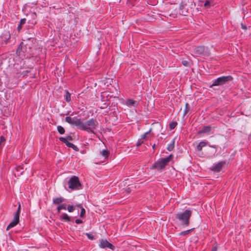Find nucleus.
Here are the masks:
<instances>
[{
    "instance_id": "f257e3e1",
    "label": "nucleus",
    "mask_w": 251,
    "mask_h": 251,
    "mask_svg": "<svg viewBox=\"0 0 251 251\" xmlns=\"http://www.w3.org/2000/svg\"><path fill=\"white\" fill-rule=\"evenodd\" d=\"M65 121L72 126H75L78 129L87 131L88 133H93L98 126L99 123L96 119L91 118L85 122H82L80 119L76 117H65Z\"/></svg>"
},
{
    "instance_id": "f03ea898",
    "label": "nucleus",
    "mask_w": 251,
    "mask_h": 251,
    "mask_svg": "<svg viewBox=\"0 0 251 251\" xmlns=\"http://www.w3.org/2000/svg\"><path fill=\"white\" fill-rule=\"evenodd\" d=\"M192 214V210L188 208L183 211L177 212L175 217L181 226L187 227L190 225V220Z\"/></svg>"
},
{
    "instance_id": "7ed1b4c3",
    "label": "nucleus",
    "mask_w": 251,
    "mask_h": 251,
    "mask_svg": "<svg viewBox=\"0 0 251 251\" xmlns=\"http://www.w3.org/2000/svg\"><path fill=\"white\" fill-rule=\"evenodd\" d=\"M173 157V155L171 154L166 158H162L159 159L152 165L151 169L157 170H160L163 169L170 161Z\"/></svg>"
},
{
    "instance_id": "20e7f679",
    "label": "nucleus",
    "mask_w": 251,
    "mask_h": 251,
    "mask_svg": "<svg viewBox=\"0 0 251 251\" xmlns=\"http://www.w3.org/2000/svg\"><path fill=\"white\" fill-rule=\"evenodd\" d=\"M233 79L231 75L222 76L213 80L210 87L215 86H222L228 84Z\"/></svg>"
},
{
    "instance_id": "39448f33",
    "label": "nucleus",
    "mask_w": 251,
    "mask_h": 251,
    "mask_svg": "<svg viewBox=\"0 0 251 251\" xmlns=\"http://www.w3.org/2000/svg\"><path fill=\"white\" fill-rule=\"evenodd\" d=\"M68 187L71 190H76L81 189V184L78 176H73L68 181Z\"/></svg>"
},
{
    "instance_id": "423d86ee",
    "label": "nucleus",
    "mask_w": 251,
    "mask_h": 251,
    "mask_svg": "<svg viewBox=\"0 0 251 251\" xmlns=\"http://www.w3.org/2000/svg\"><path fill=\"white\" fill-rule=\"evenodd\" d=\"M11 34L9 32L3 33L0 36V44L1 46L6 45L11 42Z\"/></svg>"
},
{
    "instance_id": "0eeeda50",
    "label": "nucleus",
    "mask_w": 251,
    "mask_h": 251,
    "mask_svg": "<svg viewBox=\"0 0 251 251\" xmlns=\"http://www.w3.org/2000/svg\"><path fill=\"white\" fill-rule=\"evenodd\" d=\"M99 247L101 249L108 248L112 251L115 250V246L109 242L106 239L100 240Z\"/></svg>"
},
{
    "instance_id": "6e6552de",
    "label": "nucleus",
    "mask_w": 251,
    "mask_h": 251,
    "mask_svg": "<svg viewBox=\"0 0 251 251\" xmlns=\"http://www.w3.org/2000/svg\"><path fill=\"white\" fill-rule=\"evenodd\" d=\"M191 54L194 56H199L204 52V48H190Z\"/></svg>"
},
{
    "instance_id": "1a4fd4ad",
    "label": "nucleus",
    "mask_w": 251,
    "mask_h": 251,
    "mask_svg": "<svg viewBox=\"0 0 251 251\" xmlns=\"http://www.w3.org/2000/svg\"><path fill=\"white\" fill-rule=\"evenodd\" d=\"M225 163L226 162L224 161H221L218 163H215L212 166L211 170L215 172H219Z\"/></svg>"
},
{
    "instance_id": "9d476101",
    "label": "nucleus",
    "mask_w": 251,
    "mask_h": 251,
    "mask_svg": "<svg viewBox=\"0 0 251 251\" xmlns=\"http://www.w3.org/2000/svg\"><path fill=\"white\" fill-rule=\"evenodd\" d=\"M19 222V217H18V213L15 214L14 219L13 221L8 225L6 228V230L9 228L15 226Z\"/></svg>"
},
{
    "instance_id": "9b49d317",
    "label": "nucleus",
    "mask_w": 251,
    "mask_h": 251,
    "mask_svg": "<svg viewBox=\"0 0 251 251\" xmlns=\"http://www.w3.org/2000/svg\"><path fill=\"white\" fill-rule=\"evenodd\" d=\"M32 19L28 21V26L31 28L33 27L37 24V20H36L37 15L35 13H33L31 15Z\"/></svg>"
},
{
    "instance_id": "f8f14e48",
    "label": "nucleus",
    "mask_w": 251,
    "mask_h": 251,
    "mask_svg": "<svg viewBox=\"0 0 251 251\" xmlns=\"http://www.w3.org/2000/svg\"><path fill=\"white\" fill-rule=\"evenodd\" d=\"M126 104L128 107H137L138 105V102L131 99H128L126 100Z\"/></svg>"
},
{
    "instance_id": "ddd939ff",
    "label": "nucleus",
    "mask_w": 251,
    "mask_h": 251,
    "mask_svg": "<svg viewBox=\"0 0 251 251\" xmlns=\"http://www.w3.org/2000/svg\"><path fill=\"white\" fill-rule=\"evenodd\" d=\"M65 201V199L62 197H59L56 198H54L52 200L53 204L59 205L61 204L64 201Z\"/></svg>"
},
{
    "instance_id": "4468645a",
    "label": "nucleus",
    "mask_w": 251,
    "mask_h": 251,
    "mask_svg": "<svg viewBox=\"0 0 251 251\" xmlns=\"http://www.w3.org/2000/svg\"><path fill=\"white\" fill-rule=\"evenodd\" d=\"M208 145V142H206L205 141H201L199 143V144L197 146L196 150L198 151H202V149L203 147H204Z\"/></svg>"
},
{
    "instance_id": "2eb2a0df",
    "label": "nucleus",
    "mask_w": 251,
    "mask_h": 251,
    "mask_svg": "<svg viewBox=\"0 0 251 251\" xmlns=\"http://www.w3.org/2000/svg\"><path fill=\"white\" fill-rule=\"evenodd\" d=\"M59 140L66 145L69 141L73 140V137L70 135H68L66 137H60L59 138Z\"/></svg>"
},
{
    "instance_id": "dca6fc26",
    "label": "nucleus",
    "mask_w": 251,
    "mask_h": 251,
    "mask_svg": "<svg viewBox=\"0 0 251 251\" xmlns=\"http://www.w3.org/2000/svg\"><path fill=\"white\" fill-rule=\"evenodd\" d=\"M60 219L62 221L66 222L71 221V217L66 213H62L60 216Z\"/></svg>"
},
{
    "instance_id": "f3484780",
    "label": "nucleus",
    "mask_w": 251,
    "mask_h": 251,
    "mask_svg": "<svg viewBox=\"0 0 251 251\" xmlns=\"http://www.w3.org/2000/svg\"><path fill=\"white\" fill-rule=\"evenodd\" d=\"M211 127L210 126H204L202 129L199 132L200 134L208 133L210 132Z\"/></svg>"
},
{
    "instance_id": "a211bd4d",
    "label": "nucleus",
    "mask_w": 251,
    "mask_h": 251,
    "mask_svg": "<svg viewBox=\"0 0 251 251\" xmlns=\"http://www.w3.org/2000/svg\"><path fill=\"white\" fill-rule=\"evenodd\" d=\"M26 22V19L25 18L21 19L19 24L17 27V30L18 32H20L21 30L22 29L23 25L25 24Z\"/></svg>"
},
{
    "instance_id": "6ab92c4d",
    "label": "nucleus",
    "mask_w": 251,
    "mask_h": 251,
    "mask_svg": "<svg viewBox=\"0 0 251 251\" xmlns=\"http://www.w3.org/2000/svg\"><path fill=\"white\" fill-rule=\"evenodd\" d=\"M100 154L102 156V157L104 158H107L109 154V152L108 151V150L105 149L104 150H102L100 151Z\"/></svg>"
},
{
    "instance_id": "aec40b11",
    "label": "nucleus",
    "mask_w": 251,
    "mask_h": 251,
    "mask_svg": "<svg viewBox=\"0 0 251 251\" xmlns=\"http://www.w3.org/2000/svg\"><path fill=\"white\" fill-rule=\"evenodd\" d=\"M65 100L67 102H69L71 100V94L68 90H65Z\"/></svg>"
},
{
    "instance_id": "412c9836",
    "label": "nucleus",
    "mask_w": 251,
    "mask_h": 251,
    "mask_svg": "<svg viewBox=\"0 0 251 251\" xmlns=\"http://www.w3.org/2000/svg\"><path fill=\"white\" fill-rule=\"evenodd\" d=\"M175 147V139H174L168 145L167 150L171 151H172Z\"/></svg>"
},
{
    "instance_id": "4be33fe9",
    "label": "nucleus",
    "mask_w": 251,
    "mask_h": 251,
    "mask_svg": "<svg viewBox=\"0 0 251 251\" xmlns=\"http://www.w3.org/2000/svg\"><path fill=\"white\" fill-rule=\"evenodd\" d=\"M195 229V228H192L188 230L182 231L179 233V236H185L191 232L193 231Z\"/></svg>"
},
{
    "instance_id": "5701e85b",
    "label": "nucleus",
    "mask_w": 251,
    "mask_h": 251,
    "mask_svg": "<svg viewBox=\"0 0 251 251\" xmlns=\"http://www.w3.org/2000/svg\"><path fill=\"white\" fill-rule=\"evenodd\" d=\"M67 205L65 203L61 204L59 205H58L57 207V210L58 213H60V211L61 210H66L67 209Z\"/></svg>"
},
{
    "instance_id": "b1692460",
    "label": "nucleus",
    "mask_w": 251,
    "mask_h": 251,
    "mask_svg": "<svg viewBox=\"0 0 251 251\" xmlns=\"http://www.w3.org/2000/svg\"><path fill=\"white\" fill-rule=\"evenodd\" d=\"M212 0H207L204 2V6L205 8H209L212 6Z\"/></svg>"
},
{
    "instance_id": "393cba45",
    "label": "nucleus",
    "mask_w": 251,
    "mask_h": 251,
    "mask_svg": "<svg viewBox=\"0 0 251 251\" xmlns=\"http://www.w3.org/2000/svg\"><path fill=\"white\" fill-rule=\"evenodd\" d=\"M57 129L58 132L60 134H64L65 133V129L61 126H57Z\"/></svg>"
},
{
    "instance_id": "a878e982",
    "label": "nucleus",
    "mask_w": 251,
    "mask_h": 251,
    "mask_svg": "<svg viewBox=\"0 0 251 251\" xmlns=\"http://www.w3.org/2000/svg\"><path fill=\"white\" fill-rule=\"evenodd\" d=\"M177 125V123L176 121H172L169 124V127L170 129H174Z\"/></svg>"
},
{
    "instance_id": "bb28decb",
    "label": "nucleus",
    "mask_w": 251,
    "mask_h": 251,
    "mask_svg": "<svg viewBox=\"0 0 251 251\" xmlns=\"http://www.w3.org/2000/svg\"><path fill=\"white\" fill-rule=\"evenodd\" d=\"M75 208L74 205H68L67 207V210L69 212H73L75 211Z\"/></svg>"
},
{
    "instance_id": "cd10ccee",
    "label": "nucleus",
    "mask_w": 251,
    "mask_h": 251,
    "mask_svg": "<svg viewBox=\"0 0 251 251\" xmlns=\"http://www.w3.org/2000/svg\"><path fill=\"white\" fill-rule=\"evenodd\" d=\"M209 147L212 148L214 149V150L212 151L211 153L212 155H215V154L217 151V146L216 145H209Z\"/></svg>"
},
{
    "instance_id": "c85d7f7f",
    "label": "nucleus",
    "mask_w": 251,
    "mask_h": 251,
    "mask_svg": "<svg viewBox=\"0 0 251 251\" xmlns=\"http://www.w3.org/2000/svg\"><path fill=\"white\" fill-rule=\"evenodd\" d=\"M23 46H25V47H31V46H32V45L30 43H26V44H24V43L23 42H22L19 45L18 47L19 48L23 47Z\"/></svg>"
},
{
    "instance_id": "c756f323",
    "label": "nucleus",
    "mask_w": 251,
    "mask_h": 251,
    "mask_svg": "<svg viewBox=\"0 0 251 251\" xmlns=\"http://www.w3.org/2000/svg\"><path fill=\"white\" fill-rule=\"evenodd\" d=\"M189 108H190V107H189V104L188 103H186L185 104V110H184V115H186L188 113L189 110Z\"/></svg>"
},
{
    "instance_id": "7c9ffc66",
    "label": "nucleus",
    "mask_w": 251,
    "mask_h": 251,
    "mask_svg": "<svg viewBox=\"0 0 251 251\" xmlns=\"http://www.w3.org/2000/svg\"><path fill=\"white\" fill-rule=\"evenodd\" d=\"M182 64L185 67L190 66V62L188 60H182Z\"/></svg>"
},
{
    "instance_id": "2f4dec72",
    "label": "nucleus",
    "mask_w": 251,
    "mask_h": 251,
    "mask_svg": "<svg viewBox=\"0 0 251 251\" xmlns=\"http://www.w3.org/2000/svg\"><path fill=\"white\" fill-rule=\"evenodd\" d=\"M151 131V129H150L148 131L145 132L144 134L141 135V138L143 140V139H145L147 137V135L150 133Z\"/></svg>"
},
{
    "instance_id": "473e14b6",
    "label": "nucleus",
    "mask_w": 251,
    "mask_h": 251,
    "mask_svg": "<svg viewBox=\"0 0 251 251\" xmlns=\"http://www.w3.org/2000/svg\"><path fill=\"white\" fill-rule=\"evenodd\" d=\"M30 72V71L29 70H26V71H23L21 73V75L24 77L25 76H26Z\"/></svg>"
},
{
    "instance_id": "72a5a7b5",
    "label": "nucleus",
    "mask_w": 251,
    "mask_h": 251,
    "mask_svg": "<svg viewBox=\"0 0 251 251\" xmlns=\"http://www.w3.org/2000/svg\"><path fill=\"white\" fill-rule=\"evenodd\" d=\"M85 209L84 208L81 207V211H80V217H83L84 216V215H85Z\"/></svg>"
},
{
    "instance_id": "f704fd0d",
    "label": "nucleus",
    "mask_w": 251,
    "mask_h": 251,
    "mask_svg": "<svg viewBox=\"0 0 251 251\" xmlns=\"http://www.w3.org/2000/svg\"><path fill=\"white\" fill-rule=\"evenodd\" d=\"M143 143V141L142 140V139H139L137 142L136 146L137 147L140 146Z\"/></svg>"
},
{
    "instance_id": "c9c22d12",
    "label": "nucleus",
    "mask_w": 251,
    "mask_h": 251,
    "mask_svg": "<svg viewBox=\"0 0 251 251\" xmlns=\"http://www.w3.org/2000/svg\"><path fill=\"white\" fill-rule=\"evenodd\" d=\"M5 141V138L4 136H1L0 137V144H2L4 143Z\"/></svg>"
},
{
    "instance_id": "e433bc0d",
    "label": "nucleus",
    "mask_w": 251,
    "mask_h": 251,
    "mask_svg": "<svg viewBox=\"0 0 251 251\" xmlns=\"http://www.w3.org/2000/svg\"><path fill=\"white\" fill-rule=\"evenodd\" d=\"M72 148L74 151H79V149H78V148L77 146H76L74 144L73 145V147H72Z\"/></svg>"
},
{
    "instance_id": "4c0bfd02",
    "label": "nucleus",
    "mask_w": 251,
    "mask_h": 251,
    "mask_svg": "<svg viewBox=\"0 0 251 251\" xmlns=\"http://www.w3.org/2000/svg\"><path fill=\"white\" fill-rule=\"evenodd\" d=\"M241 28L244 30H247L248 28L247 26L243 24V23L241 24Z\"/></svg>"
},
{
    "instance_id": "58836bf2",
    "label": "nucleus",
    "mask_w": 251,
    "mask_h": 251,
    "mask_svg": "<svg viewBox=\"0 0 251 251\" xmlns=\"http://www.w3.org/2000/svg\"><path fill=\"white\" fill-rule=\"evenodd\" d=\"M75 223L77 224H80L82 223V221L81 219H77L75 220Z\"/></svg>"
},
{
    "instance_id": "ea45409f",
    "label": "nucleus",
    "mask_w": 251,
    "mask_h": 251,
    "mask_svg": "<svg viewBox=\"0 0 251 251\" xmlns=\"http://www.w3.org/2000/svg\"><path fill=\"white\" fill-rule=\"evenodd\" d=\"M184 5H185V4H183V3H181L179 4V9H180V10H183V8H184Z\"/></svg>"
},
{
    "instance_id": "a19ab883",
    "label": "nucleus",
    "mask_w": 251,
    "mask_h": 251,
    "mask_svg": "<svg viewBox=\"0 0 251 251\" xmlns=\"http://www.w3.org/2000/svg\"><path fill=\"white\" fill-rule=\"evenodd\" d=\"M73 144L72 143H70V142H68L67 143V144L66 145L67 147H69V148H72L73 146Z\"/></svg>"
},
{
    "instance_id": "79ce46f5",
    "label": "nucleus",
    "mask_w": 251,
    "mask_h": 251,
    "mask_svg": "<svg viewBox=\"0 0 251 251\" xmlns=\"http://www.w3.org/2000/svg\"><path fill=\"white\" fill-rule=\"evenodd\" d=\"M86 235L87 237L91 240H93L94 239V237L93 236H91V234L89 233H86Z\"/></svg>"
},
{
    "instance_id": "37998d69",
    "label": "nucleus",
    "mask_w": 251,
    "mask_h": 251,
    "mask_svg": "<svg viewBox=\"0 0 251 251\" xmlns=\"http://www.w3.org/2000/svg\"><path fill=\"white\" fill-rule=\"evenodd\" d=\"M20 208H21V205L20 204L19 205V206H18V210H17V212L15 213V214H17V213H18V217H19V216H20Z\"/></svg>"
},
{
    "instance_id": "c03bdc74",
    "label": "nucleus",
    "mask_w": 251,
    "mask_h": 251,
    "mask_svg": "<svg viewBox=\"0 0 251 251\" xmlns=\"http://www.w3.org/2000/svg\"><path fill=\"white\" fill-rule=\"evenodd\" d=\"M28 42H30L32 43H34V42H36V39L34 38H30V39H28Z\"/></svg>"
},
{
    "instance_id": "a18cd8bd",
    "label": "nucleus",
    "mask_w": 251,
    "mask_h": 251,
    "mask_svg": "<svg viewBox=\"0 0 251 251\" xmlns=\"http://www.w3.org/2000/svg\"><path fill=\"white\" fill-rule=\"evenodd\" d=\"M217 247H214L212 250H211V251H217Z\"/></svg>"
},
{
    "instance_id": "49530a36",
    "label": "nucleus",
    "mask_w": 251,
    "mask_h": 251,
    "mask_svg": "<svg viewBox=\"0 0 251 251\" xmlns=\"http://www.w3.org/2000/svg\"><path fill=\"white\" fill-rule=\"evenodd\" d=\"M22 49V48H17V52H18L19 51H20V50H21Z\"/></svg>"
},
{
    "instance_id": "de8ad7c7",
    "label": "nucleus",
    "mask_w": 251,
    "mask_h": 251,
    "mask_svg": "<svg viewBox=\"0 0 251 251\" xmlns=\"http://www.w3.org/2000/svg\"><path fill=\"white\" fill-rule=\"evenodd\" d=\"M97 46H98V47H101V43L99 42V43L98 45H97Z\"/></svg>"
},
{
    "instance_id": "09e8293b",
    "label": "nucleus",
    "mask_w": 251,
    "mask_h": 251,
    "mask_svg": "<svg viewBox=\"0 0 251 251\" xmlns=\"http://www.w3.org/2000/svg\"><path fill=\"white\" fill-rule=\"evenodd\" d=\"M155 144H153V145H152V149H153V150H155Z\"/></svg>"
},
{
    "instance_id": "8fccbe9b",
    "label": "nucleus",
    "mask_w": 251,
    "mask_h": 251,
    "mask_svg": "<svg viewBox=\"0 0 251 251\" xmlns=\"http://www.w3.org/2000/svg\"><path fill=\"white\" fill-rule=\"evenodd\" d=\"M78 207H81V204H79V205H78Z\"/></svg>"
},
{
    "instance_id": "3c124183",
    "label": "nucleus",
    "mask_w": 251,
    "mask_h": 251,
    "mask_svg": "<svg viewBox=\"0 0 251 251\" xmlns=\"http://www.w3.org/2000/svg\"><path fill=\"white\" fill-rule=\"evenodd\" d=\"M197 47H198V48H199V47H203V46H198Z\"/></svg>"
}]
</instances>
